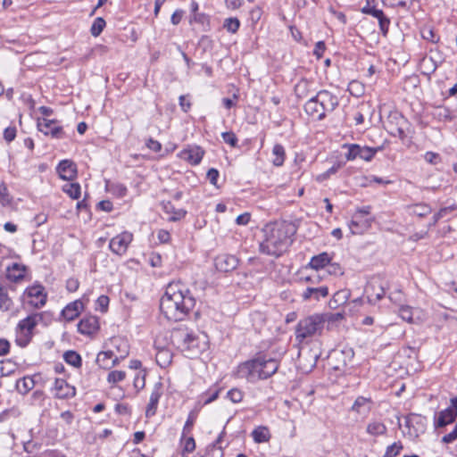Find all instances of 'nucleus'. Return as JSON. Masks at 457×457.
Here are the masks:
<instances>
[{
	"label": "nucleus",
	"instance_id": "f257e3e1",
	"mask_svg": "<svg viewBox=\"0 0 457 457\" xmlns=\"http://www.w3.org/2000/svg\"><path fill=\"white\" fill-rule=\"evenodd\" d=\"M195 304V298L184 284L170 282L161 298L160 309L168 320L179 321L185 319Z\"/></svg>",
	"mask_w": 457,
	"mask_h": 457
},
{
	"label": "nucleus",
	"instance_id": "f03ea898",
	"mask_svg": "<svg viewBox=\"0 0 457 457\" xmlns=\"http://www.w3.org/2000/svg\"><path fill=\"white\" fill-rule=\"evenodd\" d=\"M263 240L260 243V251L267 255L278 257L291 243L293 227L286 222L267 224L263 229Z\"/></svg>",
	"mask_w": 457,
	"mask_h": 457
},
{
	"label": "nucleus",
	"instance_id": "7ed1b4c3",
	"mask_svg": "<svg viewBox=\"0 0 457 457\" xmlns=\"http://www.w3.org/2000/svg\"><path fill=\"white\" fill-rule=\"evenodd\" d=\"M278 369L277 360L259 355L238 366L237 373L240 378H245L250 382L259 379H266L271 377Z\"/></svg>",
	"mask_w": 457,
	"mask_h": 457
},
{
	"label": "nucleus",
	"instance_id": "20e7f679",
	"mask_svg": "<svg viewBox=\"0 0 457 457\" xmlns=\"http://www.w3.org/2000/svg\"><path fill=\"white\" fill-rule=\"evenodd\" d=\"M173 345L187 358L196 357L206 346V336L188 328L175 329L171 336Z\"/></svg>",
	"mask_w": 457,
	"mask_h": 457
},
{
	"label": "nucleus",
	"instance_id": "39448f33",
	"mask_svg": "<svg viewBox=\"0 0 457 457\" xmlns=\"http://www.w3.org/2000/svg\"><path fill=\"white\" fill-rule=\"evenodd\" d=\"M326 317L313 314L302 319L295 328V339L302 344L313 337L321 335Z\"/></svg>",
	"mask_w": 457,
	"mask_h": 457
},
{
	"label": "nucleus",
	"instance_id": "423d86ee",
	"mask_svg": "<svg viewBox=\"0 0 457 457\" xmlns=\"http://www.w3.org/2000/svg\"><path fill=\"white\" fill-rule=\"evenodd\" d=\"M46 316V312H36L21 320L15 329L16 344L21 347H26L34 336V329Z\"/></svg>",
	"mask_w": 457,
	"mask_h": 457
},
{
	"label": "nucleus",
	"instance_id": "0eeeda50",
	"mask_svg": "<svg viewBox=\"0 0 457 457\" xmlns=\"http://www.w3.org/2000/svg\"><path fill=\"white\" fill-rule=\"evenodd\" d=\"M302 282L308 283L309 286L302 294L303 301H310L314 299L319 301L320 298H325L328 295V288L326 286H319L321 278L318 274L302 276L300 277Z\"/></svg>",
	"mask_w": 457,
	"mask_h": 457
},
{
	"label": "nucleus",
	"instance_id": "6e6552de",
	"mask_svg": "<svg viewBox=\"0 0 457 457\" xmlns=\"http://www.w3.org/2000/svg\"><path fill=\"white\" fill-rule=\"evenodd\" d=\"M133 236L129 232H122L111 239L109 248L118 255H122L127 252L129 245L131 243Z\"/></svg>",
	"mask_w": 457,
	"mask_h": 457
},
{
	"label": "nucleus",
	"instance_id": "1a4fd4ad",
	"mask_svg": "<svg viewBox=\"0 0 457 457\" xmlns=\"http://www.w3.org/2000/svg\"><path fill=\"white\" fill-rule=\"evenodd\" d=\"M37 129L45 135H50L54 138H62L64 132L62 126H59L55 120L38 119Z\"/></svg>",
	"mask_w": 457,
	"mask_h": 457
},
{
	"label": "nucleus",
	"instance_id": "9d476101",
	"mask_svg": "<svg viewBox=\"0 0 457 457\" xmlns=\"http://www.w3.org/2000/svg\"><path fill=\"white\" fill-rule=\"evenodd\" d=\"M239 260L237 256L228 253L219 254L214 259V265L217 270L220 272H231L238 266Z\"/></svg>",
	"mask_w": 457,
	"mask_h": 457
},
{
	"label": "nucleus",
	"instance_id": "9b49d317",
	"mask_svg": "<svg viewBox=\"0 0 457 457\" xmlns=\"http://www.w3.org/2000/svg\"><path fill=\"white\" fill-rule=\"evenodd\" d=\"M315 96L325 114L327 112H333L338 105V98L328 90H320Z\"/></svg>",
	"mask_w": 457,
	"mask_h": 457
},
{
	"label": "nucleus",
	"instance_id": "f8f14e48",
	"mask_svg": "<svg viewBox=\"0 0 457 457\" xmlns=\"http://www.w3.org/2000/svg\"><path fill=\"white\" fill-rule=\"evenodd\" d=\"M320 353L309 350L307 352L299 353V366L305 372L311 371L317 364V361L320 358Z\"/></svg>",
	"mask_w": 457,
	"mask_h": 457
},
{
	"label": "nucleus",
	"instance_id": "ddd939ff",
	"mask_svg": "<svg viewBox=\"0 0 457 457\" xmlns=\"http://www.w3.org/2000/svg\"><path fill=\"white\" fill-rule=\"evenodd\" d=\"M53 390L54 391L55 397L59 399L71 398L76 395L75 387L62 378L55 379Z\"/></svg>",
	"mask_w": 457,
	"mask_h": 457
},
{
	"label": "nucleus",
	"instance_id": "4468645a",
	"mask_svg": "<svg viewBox=\"0 0 457 457\" xmlns=\"http://www.w3.org/2000/svg\"><path fill=\"white\" fill-rule=\"evenodd\" d=\"M204 154V151L197 145H191L183 149L179 153V157L193 165L200 163Z\"/></svg>",
	"mask_w": 457,
	"mask_h": 457
},
{
	"label": "nucleus",
	"instance_id": "2eb2a0df",
	"mask_svg": "<svg viewBox=\"0 0 457 457\" xmlns=\"http://www.w3.org/2000/svg\"><path fill=\"white\" fill-rule=\"evenodd\" d=\"M26 293L30 300V304L38 308L43 306L46 302V294L44 293V287L41 285L28 287Z\"/></svg>",
	"mask_w": 457,
	"mask_h": 457
},
{
	"label": "nucleus",
	"instance_id": "dca6fc26",
	"mask_svg": "<svg viewBox=\"0 0 457 457\" xmlns=\"http://www.w3.org/2000/svg\"><path fill=\"white\" fill-rule=\"evenodd\" d=\"M57 172L63 180H72L77 175L76 164L70 160H62L57 166Z\"/></svg>",
	"mask_w": 457,
	"mask_h": 457
},
{
	"label": "nucleus",
	"instance_id": "f3484780",
	"mask_svg": "<svg viewBox=\"0 0 457 457\" xmlns=\"http://www.w3.org/2000/svg\"><path fill=\"white\" fill-rule=\"evenodd\" d=\"M99 328L98 319L96 316L83 318L78 324V330L84 335H91Z\"/></svg>",
	"mask_w": 457,
	"mask_h": 457
},
{
	"label": "nucleus",
	"instance_id": "a211bd4d",
	"mask_svg": "<svg viewBox=\"0 0 457 457\" xmlns=\"http://www.w3.org/2000/svg\"><path fill=\"white\" fill-rule=\"evenodd\" d=\"M371 400L364 396H358L354 401L351 411L361 415L363 418L367 417L371 410Z\"/></svg>",
	"mask_w": 457,
	"mask_h": 457
},
{
	"label": "nucleus",
	"instance_id": "6ab92c4d",
	"mask_svg": "<svg viewBox=\"0 0 457 457\" xmlns=\"http://www.w3.org/2000/svg\"><path fill=\"white\" fill-rule=\"evenodd\" d=\"M304 110L307 114L316 117L318 120H321L325 118V113L323 112L322 106L318 101H316V96H312L304 105Z\"/></svg>",
	"mask_w": 457,
	"mask_h": 457
},
{
	"label": "nucleus",
	"instance_id": "aec40b11",
	"mask_svg": "<svg viewBox=\"0 0 457 457\" xmlns=\"http://www.w3.org/2000/svg\"><path fill=\"white\" fill-rule=\"evenodd\" d=\"M26 266L19 263H12L7 268L6 278L12 282H19L25 277Z\"/></svg>",
	"mask_w": 457,
	"mask_h": 457
},
{
	"label": "nucleus",
	"instance_id": "412c9836",
	"mask_svg": "<svg viewBox=\"0 0 457 457\" xmlns=\"http://www.w3.org/2000/svg\"><path fill=\"white\" fill-rule=\"evenodd\" d=\"M83 309V303L80 300L74 301L69 303L62 311V315L66 320H73L76 319L80 311Z\"/></svg>",
	"mask_w": 457,
	"mask_h": 457
},
{
	"label": "nucleus",
	"instance_id": "4be33fe9",
	"mask_svg": "<svg viewBox=\"0 0 457 457\" xmlns=\"http://www.w3.org/2000/svg\"><path fill=\"white\" fill-rule=\"evenodd\" d=\"M162 386L161 384H158L155 386L154 389L151 393L150 400L146 407L145 415L147 417L154 416L156 412L157 405L159 399L162 395L161 391Z\"/></svg>",
	"mask_w": 457,
	"mask_h": 457
},
{
	"label": "nucleus",
	"instance_id": "5701e85b",
	"mask_svg": "<svg viewBox=\"0 0 457 457\" xmlns=\"http://www.w3.org/2000/svg\"><path fill=\"white\" fill-rule=\"evenodd\" d=\"M457 417V410L450 406L445 411L439 412L438 419L436 421V427H445L446 425L453 422Z\"/></svg>",
	"mask_w": 457,
	"mask_h": 457
},
{
	"label": "nucleus",
	"instance_id": "b1692460",
	"mask_svg": "<svg viewBox=\"0 0 457 457\" xmlns=\"http://www.w3.org/2000/svg\"><path fill=\"white\" fill-rule=\"evenodd\" d=\"M312 85H313L312 82L309 81L308 79H302L295 86V96L298 98L308 97L311 95V93L313 92V90L312 88Z\"/></svg>",
	"mask_w": 457,
	"mask_h": 457
},
{
	"label": "nucleus",
	"instance_id": "393cba45",
	"mask_svg": "<svg viewBox=\"0 0 457 457\" xmlns=\"http://www.w3.org/2000/svg\"><path fill=\"white\" fill-rule=\"evenodd\" d=\"M113 344L116 345L117 353H114V359L112 361V365H117L120 359H124L129 355V345L127 342L121 339H114Z\"/></svg>",
	"mask_w": 457,
	"mask_h": 457
},
{
	"label": "nucleus",
	"instance_id": "a878e982",
	"mask_svg": "<svg viewBox=\"0 0 457 457\" xmlns=\"http://www.w3.org/2000/svg\"><path fill=\"white\" fill-rule=\"evenodd\" d=\"M251 435L253 441L257 444L269 442L271 437L270 429L266 426H259L255 428Z\"/></svg>",
	"mask_w": 457,
	"mask_h": 457
},
{
	"label": "nucleus",
	"instance_id": "bb28decb",
	"mask_svg": "<svg viewBox=\"0 0 457 457\" xmlns=\"http://www.w3.org/2000/svg\"><path fill=\"white\" fill-rule=\"evenodd\" d=\"M330 261H331V257L329 256V254L328 253L324 252L318 255L313 256L311 259L309 266L312 269L318 270L320 269L324 268L328 264H329Z\"/></svg>",
	"mask_w": 457,
	"mask_h": 457
},
{
	"label": "nucleus",
	"instance_id": "cd10ccee",
	"mask_svg": "<svg viewBox=\"0 0 457 457\" xmlns=\"http://www.w3.org/2000/svg\"><path fill=\"white\" fill-rule=\"evenodd\" d=\"M34 377L26 376L17 380L15 387L21 395H27L35 386Z\"/></svg>",
	"mask_w": 457,
	"mask_h": 457
},
{
	"label": "nucleus",
	"instance_id": "c85d7f7f",
	"mask_svg": "<svg viewBox=\"0 0 457 457\" xmlns=\"http://www.w3.org/2000/svg\"><path fill=\"white\" fill-rule=\"evenodd\" d=\"M350 297V291L348 289H341L336 292L329 301V306L333 309L345 304Z\"/></svg>",
	"mask_w": 457,
	"mask_h": 457
},
{
	"label": "nucleus",
	"instance_id": "c756f323",
	"mask_svg": "<svg viewBox=\"0 0 457 457\" xmlns=\"http://www.w3.org/2000/svg\"><path fill=\"white\" fill-rule=\"evenodd\" d=\"M391 118L396 120L397 127H390L388 125V131L389 133L394 137H398L400 139L403 140L406 137L405 131L403 128V123H405V120L403 116L399 115L398 113H395V115L391 116Z\"/></svg>",
	"mask_w": 457,
	"mask_h": 457
},
{
	"label": "nucleus",
	"instance_id": "7c9ffc66",
	"mask_svg": "<svg viewBox=\"0 0 457 457\" xmlns=\"http://www.w3.org/2000/svg\"><path fill=\"white\" fill-rule=\"evenodd\" d=\"M114 359V352L113 351H106V352H101L98 353L96 358L97 364L104 368V369H109L112 367V361Z\"/></svg>",
	"mask_w": 457,
	"mask_h": 457
},
{
	"label": "nucleus",
	"instance_id": "2f4dec72",
	"mask_svg": "<svg viewBox=\"0 0 457 457\" xmlns=\"http://www.w3.org/2000/svg\"><path fill=\"white\" fill-rule=\"evenodd\" d=\"M12 301L8 296L7 289L0 283V310L7 312L11 310Z\"/></svg>",
	"mask_w": 457,
	"mask_h": 457
},
{
	"label": "nucleus",
	"instance_id": "473e14b6",
	"mask_svg": "<svg viewBox=\"0 0 457 457\" xmlns=\"http://www.w3.org/2000/svg\"><path fill=\"white\" fill-rule=\"evenodd\" d=\"M272 154L275 156L272 163L277 167L283 165L286 157L284 147L279 144H276L273 146Z\"/></svg>",
	"mask_w": 457,
	"mask_h": 457
},
{
	"label": "nucleus",
	"instance_id": "72a5a7b5",
	"mask_svg": "<svg viewBox=\"0 0 457 457\" xmlns=\"http://www.w3.org/2000/svg\"><path fill=\"white\" fill-rule=\"evenodd\" d=\"M367 433L371 436H381L386 432V427L379 421H373L368 424Z\"/></svg>",
	"mask_w": 457,
	"mask_h": 457
},
{
	"label": "nucleus",
	"instance_id": "f704fd0d",
	"mask_svg": "<svg viewBox=\"0 0 457 457\" xmlns=\"http://www.w3.org/2000/svg\"><path fill=\"white\" fill-rule=\"evenodd\" d=\"M63 359L68 364H71V366H73L75 368H79L81 366V362H82L81 357L75 351L65 352L63 354Z\"/></svg>",
	"mask_w": 457,
	"mask_h": 457
},
{
	"label": "nucleus",
	"instance_id": "c9c22d12",
	"mask_svg": "<svg viewBox=\"0 0 457 457\" xmlns=\"http://www.w3.org/2000/svg\"><path fill=\"white\" fill-rule=\"evenodd\" d=\"M63 192L72 199H79L80 196V186L79 183H69L63 186Z\"/></svg>",
	"mask_w": 457,
	"mask_h": 457
},
{
	"label": "nucleus",
	"instance_id": "e433bc0d",
	"mask_svg": "<svg viewBox=\"0 0 457 457\" xmlns=\"http://www.w3.org/2000/svg\"><path fill=\"white\" fill-rule=\"evenodd\" d=\"M433 116L438 120H451L452 115L451 111L448 108L443 106H437L433 112Z\"/></svg>",
	"mask_w": 457,
	"mask_h": 457
},
{
	"label": "nucleus",
	"instance_id": "4c0bfd02",
	"mask_svg": "<svg viewBox=\"0 0 457 457\" xmlns=\"http://www.w3.org/2000/svg\"><path fill=\"white\" fill-rule=\"evenodd\" d=\"M411 212L417 216L424 217L431 212V208L424 204H415L411 207Z\"/></svg>",
	"mask_w": 457,
	"mask_h": 457
},
{
	"label": "nucleus",
	"instance_id": "58836bf2",
	"mask_svg": "<svg viewBox=\"0 0 457 457\" xmlns=\"http://www.w3.org/2000/svg\"><path fill=\"white\" fill-rule=\"evenodd\" d=\"M381 149H382V147L371 148V147H368V146H364V147L361 146L360 158L364 161L369 162L373 158L375 154Z\"/></svg>",
	"mask_w": 457,
	"mask_h": 457
},
{
	"label": "nucleus",
	"instance_id": "ea45409f",
	"mask_svg": "<svg viewBox=\"0 0 457 457\" xmlns=\"http://www.w3.org/2000/svg\"><path fill=\"white\" fill-rule=\"evenodd\" d=\"M104 27H105V21L101 17L96 18L91 26V29H90L91 34L94 37L99 36L102 33Z\"/></svg>",
	"mask_w": 457,
	"mask_h": 457
},
{
	"label": "nucleus",
	"instance_id": "a19ab883",
	"mask_svg": "<svg viewBox=\"0 0 457 457\" xmlns=\"http://www.w3.org/2000/svg\"><path fill=\"white\" fill-rule=\"evenodd\" d=\"M421 37L428 41L432 43H437L439 41V37L435 33L433 29L430 27H424L421 29Z\"/></svg>",
	"mask_w": 457,
	"mask_h": 457
},
{
	"label": "nucleus",
	"instance_id": "79ce46f5",
	"mask_svg": "<svg viewBox=\"0 0 457 457\" xmlns=\"http://www.w3.org/2000/svg\"><path fill=\"white\" fill-rule=\"evenodd\" d=\"M240 26V21L237 18H228L224 21L223 27L231 33H236Z\"/></svg>",
	"mask_w": 457,
	"mask_h": 457
},
{
	"label": "nucleus",
	"instance_id": "37998d69",
	"mask_svg": "<svg viewBox=\"0 0 457 457\" xmlns=\"http://www.w3.org/2000/svg\"><path fill=\"white\" fill-rule=\"evenodd\" d=\"M163 208H164V210L167 212H173L174 213L173 216L169 218V220H172V221L180 220L181 218H183L186 215V212L183 211V210H179L177 212H174V210H173L174 208H173V206L171 205L170 203H167V204H163Z\"/></svg>",
	"mask_w": 457,
	"mask_h": 457
},
{
	"label": "nucleus",
	"instance_id": "c03bdc74",
	"mask_svg": "<svg viewBox=\"0 0 457 457\" xmlns=\"http://www.w3.org/2000/svg\"><path fill=\"white\" fill-rule=\"evenodd\" d=\"M12 198L10 196L7 187L2 184L0 185V204L7 206L11 204Z\"/></svg>",
	"mask_w": 457,
	"mask_h": 457
},
{
	"label": "nucleus",
	"instance_id": "a18cd8bd",
	"mask_svg": "<svg viewBox=\"0 0 457 457\" xmlns=\"http://www.w3.org/2000/svg\"><path fill=\"white\" fill-rule=\"evenodd\" d=\"M126 377V373L121 370H112L107 376V381L109 383H118L122 381Z\"/></svg>",
	"mask_w": 457,
	"mask_h": 457
},
{
	"label": "nucleus",
	"instance_id": "49530a36",
	"mask_svg": "<svg viewBox=\"0 0 457 457\" xmlns=\"http://www.w3.org/2000/svg\"><path fill=\"white\" fill-rule=\"evenodd\" d=\"M227 396L232 403H237L243 400L244 394L237 388H232L227 393Z\"/></svg>",
	"mask_w": 457,
	"mask_h": 457
},
{
	"label": "nucleus",
	"instance_id": "de8ad7c7",
	"mask_svg": "<svg viewBox=\"0 0 457 457\" xmlns=\"http://www.w3.org/2000/svg\"><path fill=\"white\" fill-rule=\"evenodd\" d=\"M400 317L408 321L409 323L413 322L412 309L410 306H401L399 309Z\"/></svg>",
	"mask_w": 457,
	"mask_h": 457
},
{
	"label": "nucleus",
	"instance_id": "09e8293b",
	"mask_svg": "<svg viewBox=\"0 0 457 457\" xmlns=\"http://www.w3.org/2000/svg\"><path fill=\"white\" fill-rule=\"evenodd\" d=\"M348 147V153L345 154L347 160H354L357 157L360 158L361 146L359 145H350Z\"/></svg>",
	"mask_w": 457,
	"mask_h": 457
},
{
	"label": "nucleus",
	"instance_id": "8fccbe9b",
	"mask_svg": "<svg viewBox=\"0 0 457 457\" xmlns=\"http://www.w3.org/2000/svg\"><path fill=\"white\" fill-rule=\"evenodd\" d=\"M403 448L400 443H394L386 448L384 457H395Z\"/></svg>",
	"mask_w": 457,
	"mask_h": 457
},
{
	"label": "nucleus",
	"instance_id": "3c124183",
	"mask_svg": "<svg viewBox=\"0 0 457 457\" xmlns=\"http://www.w3.org/2000/svg\"><path fill=\"white\" fill-rule=\"evenodd\" d=\"M221 137H222L223 140L229 145H231L232 147L237 146V137H236V135L233 132H231V131L223 132L221 134Z\"/></svg>",
	"mask_w": 457,
	"mask_h": 457
},
{
	"label": "nucleus",
	"instance_id": "603ef678",
	"mask_svg": "<svg viewBox=\"0 0 457 457\" xmlns=\"http://www.w3.org/2000/svg\"><path fill=\"white\" fill-rule=\"evenodd\" d=\"M367 227L368 225L366 224L361 226L359 221L356 220H353L349 224L352 234H361Z\"/></svg>",
	"mask_w": 457,
	"mask_h": 457
},
{
	"label": "nucleus",
	"instance_id": "864d4df0",
	"mask_svg": "<svg viewBox=\"0 0 457 457\" xmlns=\"http://www.w3.org/2000/svg\"><path fill=\"white\" fill-rule=\"evenodd\" d=\"M378 24L383 36L386 37L390 24L389 19L384 15L378 20Z\"/></svg>",
	"mask_w": 457,
	"mask_h": 457
},
{
	"label": "nucleus",
	"instance_id": "5fc2aeb1",
	"mask_svg": "<svg viewBox=\"0 0 457 457\" xmlns=\"http://www.w3.org/2000/svg\"><path fill=\"white\" fill-rule=\"evenodd\" d=\"M16 137V128L15 127H8L4 131V138L8 142H12L14 140Z\"/></svg>",
	"mask_w": 457,
	"mask_h": 457
},
{
	"label": "nucleus",
	"instance_id": "6e6d98bb",
	"mask_svg": "<svg viewBox=\"0 0 457 457\" xmlns=\"http://www.w3.org/2000/svg\"><path fill=\"white\" fill-rule=\"evenodd\" d=\"M348 90L349 92L352 94V95H354L356 96H360L361 94V86L359 82L357 81H352L350 84H349V87H348Z\"/></svg>",
	"mask_w": 457,
	"mask_h": 457
},
{
	"label": "nucleus",
	"instance_id": "4d7b16f0",
	"mask_svg": "<svg viewBox=\"0 0 457 457\" xmlns=\"http://www.w3.org/2000/svg\"><path fill=\"white\" fill-rule=\"evenodd\" d=\"M79 287V282L77 278H71L66 281V288L69 292H75Z\"/></svg>",
	"mask_w": 457,
	"mask_h": 457
},
{
	"label": "nucleus",
	"instance_id": "13d9d810",
	"mask_svg": "<svg viewBox=\"0 0 457 457\" xmlns=\"http://www.w3.org/2000/svg\"><path fill=\"white\" fill-rule=\"evenodd\" d=\"M424 157L425 160L431 164H437L440 162V156L436 153L427 152Z\"/></svg>",
	"mask_w": 457,
	"mask_h": 457
},
{
	"label": "nucleus",
	"instance_id": "bf43d9fd",
	"mask_svg": "<svg viewBox=\"0 0 457 457\" xmlns=\"http://www.w3.org/2000/svg\"><path fill=\"white\" fill-rule=\"evenodd\" d=\"M325 50H326L325 43L323 41H319L315 45L313 54L317 56L318 59H320L322 57Z\"/></svg>",
	"mask_w": 457,
	"mask_h": 457
},
{
	"label": "nucleus",
	"instance_id": "052dcab7",
	"mask_svg": "<svg viewBox=\"0 0 457 457\" xmlns=\"http://www.w3.org/2000/svg\"><path fill=\"white\" fill-rule=\"evenodd\" d=\"M101 312H105L109 304V297L106 295H100L96 301Z\"/></svg>",
	"mask_w": 457,
	"mask_h": 457
},
{
	"label": "nucleus",
	"instance_id": "680f3d73",
	"mask_svg": "<svg viewBox=\"0 0 457 457\" xmlns=\"http://www.w3.org/2000/svg\"><path fill=\"white\" fill-rule=\"evenodd\" d=\"M218 178H219V171L216 169L212 168L208 170L207 179H209L211 184L216 186Z\"/></svg>",
	"mask_w": 457,
	"mask_h": 457
},
{
	"label": "nucleus",
	"instance_id": "e2e57ef3",
	"mask_svg": "<svg viewBox=\"0 0 457 457\" xmlns=\"http://www.w3.org/2000/svg\"><path fill=\"white\" fill-rule=\"evenodd\" d=\"M146 146H147L149 149H151V150H153L154 152H155V153L160 152V151H161V149H162V145H161V143H160V142H158V141H156V140H154V139H153V138H149V139L147 140V142H146Z\"/></svg>",
	"mask_w": 457,
	"mask_h": 457
},
{
	"label": "nucleus",
	"instance_id": "0e129e2a",
	"mask_svg": "<svg viewBox=\"0 0 457 457\" xmlns=\"http://www.w3.org/2000/svg\"><path fill=\"white\" fill-rule=\"evenodd\" d=\"M195 449V439L192 436L187 437L185 441L184 451L187 453H192Z\"/></svg>",
	"mask_w": 457,
	"mask_h": 457
},
{
	"label": "nucleus",
	"instance_id": "69168bd1",
	"mask_svg": "<svg viewBox=\"0 0 457 457\" xmlns=\"http://www.w3.org/2000/svg\"><path fill=\"white\" fill-rule=\"evenodd\" d=\"M10 351V343L6 339H0V356L6 355Z\"/></svg>",
	"mask_w": 457,
	"mask_h": 457
},
{
	"label": "nucleus",
	"instance_id": "338daca9",
	"mask_svg": "<svg viewBox=\"0 0 457 457\" xmlns=\"http://www.w3.org/2000/svg\"><path fill=\"white\" fill-rule=\"evenodd\" d=\"M456 439H457V430L455 428H453V430L452 432H450L449 434L443 436L442 442L445 444H450V443H453V441H455Z\"/></svg>",
	"mask_w": 457,
	"mask_h": 457
},
{
	"label": "nucleus",
	"instance_id": "774afa93",
	"mask_svg": "<svg viewBox=\"0 0 457 457\" xmlns=\"http://www.w3.org/2000/svg\"><path fill=\"white\" fill-rule=\"evenodd\" d=\"M453 209L452 207H445L440 209L435 214V222H437L440 219L444 218L447 213H450Z\"/></svg>",
	"mask_w": 457,
	"mask_h": 457
}]
</instances>
